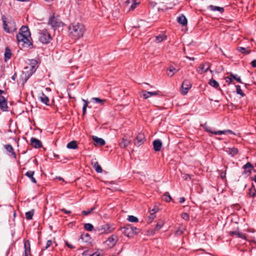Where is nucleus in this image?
<instances>
[{"mask_svg": "<svg viewBox=\"0 0 256 256\" xmlns=\"http://www.w3.org/2000/svg\"><path fill=\"white\" fill-rule=\"evenodd\" d=\"M32 70H34V71L36 70V66H32Z\"/></svg>", "mask_w": 256, "mask_h": 256, "instance_id": "nucleus-61", "label": "nucleus"}, {"mask_svg": "<svg viewBox=\"0 0 256 256\" xmlns=\"http://www.w3.org/2000/svg\"><path fill=\"white\" fill-rule=\"evenodd\" d=\"M166 71L167 75L170 77H172L178 71V70L172 66H170L167 68Z\"/></svg>", "mask_w": 256, "mask_h": 256, "instance_id": "nucleus-23", "label": "nucleus"}, {"mask_svg": "<svg viewBox=\"0 0 256 256\" xmlns=\"http://www.w3.org/2000/svg\"><path fill=\"white\" fill-rule=\"evenodd\" d=\"M226 152L232 156H234L238 153V150L236 148H228L226 149Z\"/></svg>", "mask_w": 256, "mask_h": 256, "instance_id": "nucleus-22", "label": "nucleus"}, {"mask_svg": "<svg viewBox=\"0 0 256 256\" xmlns=\"http://www.w3.org/2000/svg\"><path fill=\"white\" fill-rule=\"evenodd\" d=\"M186 58L190 60H195L194 58H191V57H189V56H186Z\"/></svg>", "mask_w": 256, "mask_h": 256, "instance_id": "nucleus-60", "label": "nucleus"}, {"mask_svg": "<svg viewBox=\"0 0 256 256\" xmlns=\"http://www.w3.org/2000/svg\"><path fill=\"white\" fill-rule=\"evenodd\" d=\"M25 256H28L30 252V243L28 240H26L24 243Z\"/></svg>", "mask_w": 256, "mask_h": 256, "instance_id": "nucleus-21", "label": "nucleus"}, {"mask_svg": "<svg viewBox=\"0 0 256 256\" xmlns=\"http://www.w3.org/2000/svg\"><path fill=\"white\" fill-rule=\"evenodd\" d=\"M209 8L212 11H218L221 13L223 12L224 11L223 8L214 6L213 5H210L209 6Z\"/></svg>", "mask_w": 256, "mask_h": 256, "instance_id": "nucleus-34", "label": "nucleus"}, {"mask_svg": "<svg viewBox=\"0 0 256 256\" xmlns=\"http://www.w3.org/2000/svg\"><path fill=\"white\" fill-rule=\"evenodd\" d=\"M38 40L42 44H48L51 40L52 37L48 30L44 29L38 32Z\"/></svg>", "mask_w": 256, "mask_h": 256, "instance_id": "nucleus-3", "label": "nucleus"}, {"mask_svg": "<svg viewBox=\"0 0 256 256\" xmlns=\"http://www.w3.org/2000/svg\"><path fill=\"white\" fill-rule=\"evenodd\" d=\"M154 148L155 151H160L162 146V143L159 140H155L153 142Z\"/></svg>", "mask_w": 256, "mask_h": 256, "instance_id": "nucleus-20", "label": "nucleus"}, {"mask_svg": "<svg viewBox=\"0 0 256 256\" xmlns=\"http://www.w3.org/2000/svg\"><path fill=\"white\" fill-rule=\"evenodd\" d=\"M114 228H112L109 224H104L101 226L100 230L101 233L108 234L113 230Z\"/></svg>", "mask_w": 256, "mask_h": 256, "instance_id": "nucleus-14", "label": "nucleus"}, {"mask_svg": "<svg viewBox=\"0 0 256 256\" xmlns=\"http://www.w3.org/2000/svg\"><path fill=\"white\" fill-rule=\"evenodd\" d=\"M155 217V215H150L147 218V222L150 223L151 222L154 220Z\"/></svg>", "mask_w": 256, "mask_h": 256, "instance_id": "nucleus-49", "label": "nucleus"}, {"mask_svg": "<svg viewBox=\"0 0 256 256\" xmlns=\"http://www.w3.org/2000/svg\"><path fill=\"white\" fill-rule=\"evenodd\" d=\"M66 245L70 248L71 249H72V248H74V246L72 244H70L69 242H66Z\"/></svg>", "mask_w": 256, "mask_h": 256, "instance_id": "nucleus-53", "label": "nucleus"}, {"mask_svg": "<svg viewBox=\"0 0 256 256\" xmlns=\"http://www.w3.org/2000/svg\"><path fill=\"white\" fill-rule=\"evenodd\" d=\"M226 82L230 84L232 82V78L230 77H226Z\"/></svg>", "mask_w": 256, "mask_h": 256, "instance_id": "nucleus-57", "label": "nucleus"}, {"mask_svg": "<svg viewBox=\"0 0 256 256\" xmlns=\"http://www.w3.org/2000/svg\"><path fill=\"white\" fill-rule=\"evenodd\" d=\"M185 201V198L183 197H182V198H180V203H182L184 202Z\"/></svg>", "mask_w": 256, "mask_h": 256, "instance_id": "nucleus-59", "label": "nucleus"}, {"mask_svg": "<svg viewBox=\"0 0 256 256\" xmlns=\"http://www.w3.org/2000/svg\"><path fill=\"white\" fill-rule=\"evenodd\" d=\"M34 215V211L30 210L26 214V217L27 220H31Z\"/></svg>", "mask_w": 256, "mask_h": 256, "instance_id": "nucleus-39", "label": "nucleus"}, {"mask_svg": "<svg viewBox=\"0 0 256 256\" xmlns=\"http://www.w3.org/2000/svg\"><path fill=\"white\" fill-rule=\"evenodd\" d=\"M30 142L31 145L34 148H39L42 146L41 142L36 138H32L30 140Z\"/></svg>", "mask_w": 256, "mask_h": 256, "instance_id": "nucleus-18", "label": "nucleus"}, {"mask_svg": "<svg viewBox=\"0 0 256 256\" xmlns=\"http://www.w3.org/2000/svg\"><path fill=\"white\" fill-rule=\"evenodd\" d=\"M251 64L253 67L256 68V60H252Z\"/></svg>", "mask_w": 256, "mask_h": 256, "instance_id": "nucleus-58", "label": "nucleus"}, {"mask_svg": "<svg viewBox=\"0 0 256 256\" xmlns=\"http://www.w3.org/2000/svg\"><path fill=\"white\" fill-rule=\"evenodd\" d=\"M205 129H206V131L210 132L212 134H214L216 135H221V134H234V133L231 130L213 131L212 130L211 128L209 126H206Z\"/></svg>", "mask_w": 256, "mask_h": 256, "instance_id": "nucleus-8", "label": "nucleus"}, {"mask_svg": "<svg viewBox=\"0 0 256 256\" xmlns=\"http://www.w3.org/2000/svg\"><path fill=\"white\" fill-rule=\"evenodd\" d=\"M145 142V136L143 133H139L134 140V144L136 146H140Z\"/></svg>", "mask_w": 256, "mask_h": 256, "instance_id": "nucleus-10", "label": "nucleus"}, {"mask_svg": "<svg viewBox=\"0 0 256 256\" xmlns=\"http://www.w3.org/2000/svg\"><path fill=\"white\" fill-rule=\"evenodd\" d=\"M66 146L70 149H76L78 148V144L76 141L73 140L68 142Z\"/></svg>", "mask_w": 256, "mask_h": 256, "instance_id": "nucleus-35", "label": "nucleus"}, {"mask_svg": "<svg viewBox=\"0 0 256 256\" xmlns=\"http://www.w3.org/2000/svg\"><path fill=\"white\" fill-rule=\"evenodd\" d=\"M128 220L129 222H138V218L136 217L133 216H128Z\"/></svg>", "mask_w": 256, "mask_h": 256, "instance_id": "nucleus-42", "label": "nucleus"}, {"mask_svg": "<svg viewBox=\"0 0 256 256\" xmlns=\"http://www.w3.org/2000/svg\"><path fill=\"white\" fill-rule=\"evenodd\" d=\"M5 149L10 152L9 156H12L14 158H16V154L14 151L12 146L10 144H6L4 146Z\"/></svg>", "mask_w": 256, "mask_h": 256, "instance_id": "nucleus-16", "label": "nucleus"}, {"mask_svg": "<svg viewBox=\"0 0 256 256\" xmlns=\"http://www.w3.org/2000/svg\"><path fill=\"white\" fill-rule=\"evenodd\" d=\"M249 196L251 197L254 198L256 196V189L254 185L249 189Z\"/></svg>", "mask_w": 256, "mask_h": 256, "instance_id": "nucleus-36", "label": "nucleus"}, {"mask_svg": "<svg viewBox=\"0 0 256 256\" xmlns=\"http://www.w3.org/2000/svg\"><path fill=\"white\" fill-rule=\"evenodd\" d=\"M159 94L158 91L155 92H146V90H142L140 92V96H143L144 99H147L150 97L152 96H156Z\"/></svg>", "mask_w": 256, "mask_h": 256, "instance_id": "nucleus-11", "label": "nucleus"}, {"mask_svg": "<svg viewBox=\"0 0 256 256\" xmlns=\"http://www.w3.org/2000/svg\"><path fill=\"white\" fill-rule=\"evenodd\" d=\"M83 101L84 102V104L82 108V114H85L86 112V108L88 105V102L84 100H83Z\"/></svg>", "mask_w": 256, "mask_h": 256, "instance_id": "nucleus-43", "label": "nucleus"}, {"mask_svg": "<svg viewBox=\"0 0 256 256\" xmlns=\"http://www.w3.org/2000/svg\"><path fill=\"white\" fill-rule=\"evenodd\" d=\"M182 178H184L185 180H191V176L188 174H182Z\"/></svg>", "mask_w": 256, "mask_h": 256, "instance_id": "nucleus-46", "label": "nucleus"}, {"mask_svg": "<svg viewBox=\"0 0 256 256\" xmlns=\"http://www.w3.org/2000/svg\"><path fill=\"white\" fill-rule=\"evenodd\" d=\"M178 22L179 24L183 26L186 25L188 22L187 19L186 18V16L183 14L180 16L178 18Z\"/></svg>", "mask_w": 256, "mask_h": 256, "instance_id": "nucleus-26", "label": "nucleus"}, {"mask_svg": "<svg viewBox=\"0 0 256 256\" xmlns=\"http://www.w3.org/2000/svg\"><path fill=\"white\" fill-rule=\"evenodd\" d=\"M70 36L74 40L82 37L85 31L84 26L80 23H74L68 26Z\"/></svg>", "mask_w": 256, "mask_h": 256, "instance_id": "nucleus-1", "label": "nucleus"}, {"mask_svg": "<svg viewBox=\"0 0 256 256\" xmlns=\"http://www.w3.org/2000/svg\"><path fill=\"white\" fill-rule=\"evenodd\" d=\"M184 230H185L184 228L183 229H182V230L179 229L176 232V234L177 235H180L183 233V232Z\"/></svg>", "mask_w": 256, "mask_h": 256, "instance_id": "nucleus-50", "label": "nucleus"}, {"mask_svg": "<svg viewBox=\"0 0 256 256\" xmlns=\"http://www.w3.org/2000/svg\"><path fill=\"white\" fill-rule=\"evenodd\" d=\"M210 68V64L205 63L202 64L200 66L198 67L197 69V71L198 73L202 74L204 72H206Z\"/></svg>", "mask_w": 256, "mask_h": 256, "instance_id": "nucleus-15", "label": "nucleus"}, {"mask_svg": "<svg viewBox=\"0 0 256 256\" xmlns=\"http://www.w3.org/2000/svg\"><path fill=\"white\" fill-rule=\"evenodd\" d=\"M40 100L46 105H49V98H48L42 94V95L40 97Z\"/></svg>", "mask_w": 256, "mask_h": 256, "instance_id": "nucleus-31", "label": "nucleus"}, {"mask_svg": "<svg viewBox=\"0 0 256 256\" xmlns=\"http://www.w3.org/2000/svg\"><path fill=\"white\" fill-rule=\"evenodd\" d=\"M131 140L123 138L121 142H120L119 145L121 148H126L130 143Z\"/></svg>", "mask_w": 256, "mask_h": 256, "instance_id": "nucleus-17", "label": "nucleus"}, {"mask_svg": "<svg viewBox=\"0 0 256 256\" xmlns=\"http://www.w3.org/2000/svg\"><path fill=\"white\" fill-rule=\"evenodd\" d=\"M7 100L4 96H0V109L4 111H8Z\"/></svg>", "mask_w": 256, "mask_h": 256, "instance_id": "nucleus-12", "label": "nucleus"}, {"mask_svg": "<svg viewBox=\"0 0 256 256\" xmlns=\"http://www.w3.org/2000/svg\"><path fill=\"white\" fill-rule=\"evenodd\" d=\"M181 217L185 220H189V216L187 213H183L182 214Z\"/></svg>", "mask_w": 256, "mask_h": 256, "instance_id": "nucleus-48", "label": "nucleus"}, {"mask_svg": "<svg viewBox=\"0 0 256 256\" xmlns=\"http://www.w3.org/2000/svg\"><path fill=\"white\" fill-rule=\"evenodd\" d=\"M166 38V36L164 34H160L158 36H156V42L157 43L160 42L163 40H165Z\"/></svg>", "mask_w": 256, "mask_h": 256, "instance_id": "nucleus-33", "label": "nucleus"}, {"mask_svg": "<svg viewBox=\"0 0 256 256\" xmlns=\"http://www.w3.org/2000/svg\"><path fill=\"white\" fill-rule=\"evenodd\" d=\"M11 56L12 53L10 49L8 47H6L4 52L5 61L6 62L8 60H9Z\"/></svg>", "mask_w": 256, "mask_h": 256, "instance_id": "nucleus-32", "label": "nucleus"}, {"mask_svg": "<svg viewBox=\"0 0 256 256\" xmlns=\"http://www.w3.org/2000/svg\"><path fill=\"white\" fill-rule=\"evenodd\" d=\"M48 24L54 28L60 27L64 26L63 22H62L58 18L55 17L54 16L50 18Z\"/></svg>", "mask_w": 256, "mask_h": 256, "instance_id": "nucleus-4", "label": "nucleus"}, {"mask_svg": "<svg viewBox=\"0 0 256 256\" xmlns=\"http://www.w3.org/2000/svg\"><path fill=\"white\" fill-rule=\"evenodd\" d=\"M192 86V83L189 80H185L182 82V94L184 95L188 93V90L191 88Z\"/></svg>", "mask_w": 256, "mask_h": 256, "instance_id": "nucleus-9", "label": "nucleus"}, {"mask_svg": "<svg viewBox=\"0 0 256 256\" xmlns=\"http://www.w3.org/2000/svg\"><path fill=\"white\" fill-rule=\"evenodd\" d=\"M95 209L94 207H92L91 208L90 210H83L82 212V214L85 216H87L91 213Z\"/></svg>", "mask_w": 256, "mask_h": 256, "instance_id": "nucleus-45", "label": "nucleus"}, {"mask_svg": "<svg viewBox=\"0 0 256 256\" xmlns=\"http://www.w3.org/2000/svg\"><path fill=\"white\" fill-rule=\"evenodd\" d=\"M30 34L28 27L22 26L20 30L19 33L16 35V38L18 42H22V44L28 45L30 41Z\"/></svg>", "mask_w": 256, "mask_h": 256, "instance_id": "nucleus-2", "label": "nucleus"}, {"mask_svg": "<svg viewBox=\"0 0 256 256\" xmlns=\"http://www.w3.org/2000/svg\"><path fill=\"white\" fill-rule=\"evenodd\" d=\"M156 210L155 208H152L150 210V215H154V214L156 212Z\"/></svg>", "mask_w": 256, "mask_h": 256, "instance_id": "nucleus-56", "label": "nucleus"}, {"mask_svg": "<svg viewBox=\"0 0 256 256\" xmlns=\"http://www.w3.org/2000/svg\"><path fill=\"white\" fill-rule=\"evenodd\" d=\"M228 166H224V168H225V170L224 172H222V171L220 172V177L222 179H224L226 177V168H227Z\"/></svg>", "mask_w": 256, "mask_h": 256, "instance_id": "nucleus-47", "label": "nucleus"}, {"mask_svg": "<svg viewBox=\"0 0 256 256\" xmlns=\"http://www.w3.org/2000/svg\"><path fill=\"white\" fill-rule=\"evenodd\" d=\"M122 232L128 237H132L134 234L138 233L137 232L134 231L133 226H128L124 228Z\"/></svg>", "mask_w": 256, "mask_h": 256, "instance_id": "nucleus-7", "label": "nucleus"}, {"mask_svg": "<svg viewBox=\"0 0 256 256\" xmlns=\"http://www.w3.org/2000/svg\"><path fill=\"white\" fill-rule=\"evenodd\" d=\"M92 100H94L95 102L96 103H99L101 105H104V102H106V100H102V99H100L98 98H92Z\"/></svg>", "mask_w": 256, "mask_h": 256, "instance_id": "nucleus-38", "label": "nucleus"}, {"mask_svg": "<svg viewBox=\"0 0 256 256\" xmlns=\"http://www.w3.org/2000/svg\"><path fill=\"white\" fill-rule=\"evenodd\" d=\"M80 239L84 242L86 243H90V237L88 234H81Z\"/></svg>", "mask_w": 256, "mask_h": 256, "instance_id": "nucleus-25", "label": "nucleus"}, {"mask_svg": "<svg viewBox=\"0 0 256 256\" xmlns=\"http://www.w3.org/2000/svg\"><path fill=\"white\" fill-rule=\"evenodd\" d=\"M118 240V236L116 234H113L108 238L105 242V244L108 247L112 248L116 244Z\"/></svg>", "mask_w": 256, "mask_h": 256, "instance_id": "nucleus-6", "label": "nucleus"}, {"mask_svg": "<svg viewBox=\"0 0 256 256\" xmlns=\"http://www.w3.org/2000/svg\"><path fill=\"white\" fill-rule=\"evenodd\" d=\"M231 76L235 79L237 82H240V83H242V81H241V80L240 78H237L236 76L234 75V74H231Z\"/></svg>", "mask_w": 256, "mask_h": 256, "instance_id": "nucleus-51", "label": "nucleus"}, {"mask_svg": "<svg viewBox=\"0 0 256 256\" xmlns=\"http://www.w3.org/2000/svg\"><path fill=\"white\" fill-rule=\"evenodd\" d=\"M236 93L238 94H240L242 96H244V94L242 92V91L240 88V86H238V85L236 86Z\"/></svg>", "mask_w": 256, "mask_h": 256, "instance_id": "nucleus-41", "label": "nucleus"}, {"mask_svg": "<svg viewBox=\"0 0 256 256\" xmlns=\"http://www.w3.org/2000/svg\"><path fill=\"white\" fill-rule=\"evenodd\" d=\"M34 171H28L26 172V175L29 178L31 181L34 183H36V180L35 178L34 177Z\"/></svg>", "mask_w": 256, "mask_h": 256, "instance_id": "nucleus-29", "label": "nucleus"}, {"mask_svg": "<svg viewBox=\"0 0 256 256\" xmlns=\"http://www.w3.org/2000/svg\"><path fill=\"white\" fill-rule=\"evenodd\" d=\"M91 256H99V254H93Z\"/></svg>", "mask_w": 256, "mask_h": 256, "instance_id": "nucleus-64", "label": "nucleus"}, {"mask_svg": "<svg viewBox=\"0 0 256 256\" xmlns=\"http://www.w3.org/2000/svg\"><path fill=\"white\" fill-rule=\"evenodd\" d=\"M92 140L94 142V145L104 146L106 144L105 141L102 138H98L96 136H92Z\"/></svg>", "mask_w": 256, "mask_h": 256, "instance_id": "nucleus-19", "label": "nucleus"}, {"mask_svg": "<svg viewBox=\"0 0 256 256\" xmlns=\"http://www.w3.org/2000/svg\"><path fill=\"white\" fill-rule=\"evenodd\" d=\"M252 180H254V182L256 183V176H255L254 178H252Z\"/></svg>", "mask_w": 256, "mask_h": 256, "instance_id": "nucleus-62", "label": "nucleus"}, {"mask_svg": "<svg viewBox=\"0 0 256 256\" xmlns=\"http://www.w3.org/2000/svg\"><path fill=\"white\" fill-rule=\"evenodd\" d=\"M60 211H62L66 214H70L71 213V211L68 210L64 208H62V209H60Z\"/></svg>", "mask_w": 256, "mask_h": 256, "instance_id": "nucleus-55", "label": "nucleus"}, {"mask_svg": "<svg viewBox=\"0 0 256 256\" xmlns=\"http://www.w3.org/2000/svg\"><path fill=\"white\" fill-rule=\"evenodd\" d=\"M162 199L163 200H165L166 202H170L172 198L170 195H168L167 194H165L162 196Z\"/></svg>", "mask_w": 256, "mask_h": 256, "instance_id": "nucleus-44", "label": "nucleus"}, {"mask_svg": "<svg viewBox=\"0 0 256 256\" xmlns=\"http://www.w3.org/2000/svg\"><path fill=\"white\" fill-rule=\"evenodd\" d=\"M244 169V174L248 176L251 173V170L254 168L252 164L250 162H248L245 165L243 166Z\"/></svg>", "mask_w": 256, "mask_h": 256, "instance_id": "nucleus-13", "label": "nucleus"}, {"mask_svg": "<svg viewBox=\"0 0 256 256\" xmlns=\"http://www.w3.org/2000/svg\"><path fill=\"white\" fill-rule=\"evenodd\" d=\"M208 84L214 88H218V90H220V91H222L221 88H219V84L214 79L212 78L208 82Z\"/></svg>", "mask_w": 256, "mask_h": 256, "instance_id": "nucleus-28", "label": "nucleus"}, {"mask_svg": "<svg viewBox=\"0 0 256 256\" xmlns=\"http://www.w3.org/2000/svg\"><path fill=\"white\" fill-rule=\"evenodd\" d=\"M164 224V220H159L157 222L156 226L154 228L155 230H158L160 229Z\"/></svg>", "mask_w": 256, "mask_h": 256, "instance_id": "nucleus-37", "label": "nucleus"}, {"mask_svg": "<svg viewBox=\"0 0 256 256\" xmlns=\"http://www.w3.org/2000/svg\"><path fill=\"white\" fill-rule=\"evenodd\" d=\"M51 244H52V241L50 240H48L46 242V248H48L50 246Z\"/></svg>", "mask_w": 256, "mask_h": 256, "instance_id": "nucleus-54", "label": "nucleus"}, {"mask_svg": "<svg viewBox=\"0 0 256 256\" xmlns=\"http://www.w3.org/2000/svg\"><path fill=\"white\" fill-rule=\"evenodd\" d=\"M238 50L240 52H242V53H243V54L245 53L246 50V48H242V47H238Z\"/></svg>", "mask_w": 256, "mask_h": 256, "instance_id": "nucleus-52", "label": "nucleus"}, {"mask_svg": "<svg viewBox=\"0 0 256 256\" xmlns=\"http://www.w3.org/2000/svg\"><path fill=\"white\" fill-rule=\"evenodd\" d=\"M84 228L85 230L88 231H92L94 228L93 226L90 223L86 224L84 226Z\"/></svg>", "mask_w": 256, "mask_h": 256, "instance_id": "nucleus-40", "label": "nucleus"}, {"mask_svg": "<svg viewBox=\"0 0 256 256\" xmlns=\"http://www.w3.org/2000/svg\"><path fill=\"white\" fill-rule=\"evenodd\" d=\"M92 164L94 168L96 171L98 173H101L102 172V170L98 162H92Z\"/></svg>", "mask_w": 256, "mask_h": 256, "instance_id": "nucleus-27", "label": "nucleus"}, {"mask_svg": "<svg viewBox=\"0 0 256 256\" xmlns=\"http://www.w3.org/2000/svg\"><path fill=\"white\" fill-rule=\"evenodd\" d=\"M4 93V91L0 89V96H2V94Z\"/></svg>", "mask_w": 256, "mask_h": 256, "instance_id": "nucleus-63", "label": "nucleus"}, {"mask_svg": "<svg viewBox=\"0 0 256 256\" xmlns=\"http://www.w3.org/2000/svg\"><path fill=\"white\" fill-rule=\"evenodd\" d=\"M2 21L4 28L6 32L10 33L16 30V26L14 22H8L6 23L4 18H2Z\"/></svg>", "mask_w": 256, "mask_h": 256, "instance_id": "nucleus-5", "label": "nucleus"}, {"mask_svg": "<svg viewBox=\"0 0 256 256\" xmlns=\"http://www.w3.org/2000/svg\"><path fill=\"white\" fill-rule=\"evenodd\" d=\"M230 234L232 236H236L237 237H238V238H242L243 239L246 238L245 235L244 234L238 232H236V231L230 232Z\"/></svg>", "mask_w": 256, "mask_h": 256, "instance_id": "nucleus-30", "label": "nucleus"}, {"mask_svg": "<svg viewBox=\"0 0 256 256\" xmlns=\"http://www.w3.org/2000/svg\"><path fill=\"white\" fill-rule=\"evenodd\" d=\"M132 3V4L130 6L129 10H134L135 8L138 6L140 4V2H136L135 0H127L126 2V4H127Z\"/></svg>", "mask_w": 256, "mask_h": 256, "instance_id": "nucleus-24", "label": "nucleus"}]
</instances>
